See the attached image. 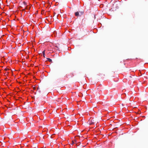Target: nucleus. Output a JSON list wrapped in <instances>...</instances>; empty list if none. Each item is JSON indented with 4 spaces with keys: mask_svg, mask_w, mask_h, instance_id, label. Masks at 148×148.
<instances>
[{
    "mask_svg": "<svg viewBox=\"0 0 148 148\" xmlns=\"http://www.w3.org/2000/svg\"><path fill=\"white\" fill-rule=\"evenodd\" d=\"M58 47L55 45L53 43H49L47 44L46 49L50 51V53H52L55 51L56 50L58 49Z\"/></svg>",
    "mask_w": 148,
    "mask_h": 148,
    "instance_id": "1",
    "label": "nucleus"
},
{
    "mask_svg": "<svg viewBox=\"0 0 148 148\" xmlns=\"http://www.w3.org/2000/svg\"><path fill=\"white\" fill-rule=\"evenodd\" d=\"M45 50L43 51L42 52V54L43 57H45Z\"/></svg>",
    "mask_w": 148,
    "mask_h": 148,
    "instance_id": "2",
    "label": "nucleus"
},
{
    "mask_svg": "<svg viewBox=\"0 0 148 148\" xmlns=\"http://www.w3.org/2000/svg\"><path fill=\"white\" fill-rule=\"evenodd\" d=\"M79 14V12H76L75 13V16H78Z\"/></svg>",
    "mask_w": 148,
    "mask_h": 148,
    "instance_id": "3",
    "label": "nucleus"
},
{
    "mask_svg": "<svg viewBox=\"0 0 148 148\" xmlns=\"http://www.w3.org/2000/svg\"><path fill=\"white\" fill-rule=\"evenodd\" d=\"M48 61L49 62H51V60L50 58H48Z\"/></svg>",
    "mask_w": 148,
    "mask_h": 148,
    "instance_id": "4",
    "label": "nucleus"
}]
</instances>
